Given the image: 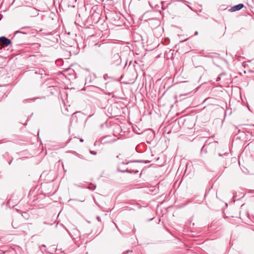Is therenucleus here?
Returning <instances> with one entry per match:
<instances>
[{
    "mask_svg": "<svg viewBox=\"0 0 254 254\" xmlns=\"http://www.w3.org/2000/svg\"><path fill=\"white\" fill-rule=\"evenodd\" d=\"M121 168V165H119L117 169L119 172L131 174H137L139 172L138 169L139 168L138 165L136 164H132V163L129 164L128 166L126 169L122 170Z\"/></svg>",
    "mask_w": 254,
    "mask_h": 254,
    "instance_id": "nucleus-1",
    "label": "nucleus"
},
{
    "mask_svg": "<svg viewBox=\"0 0 254 254\" xmlns=\"http://www.w3.org/2000/svg\"><path fill=\"white\" fill-rule=\"evenodd\" d=\"M111 63L113 64L118 65L121 63V59L119 54H114L111 58Z\"/></svg>",
    "mask_w": 254,
    "mask_h": 254,
    "instance_id": "nucleus-2",
    "label": "nucleus"
},
{
    "mask_svg": "<svg viewBox=\"0 0 254 254\" xmlns=\"http://www.w3.org/2000/svg\"><path fill=\"white\" fill-rule=\"evenodd\" d=\"M0 42L2 45L7 46L10 44L11 41L9 39L2 36L0 38Z\"/></svg>",
    "mask_w": 254,
    "mask_h": 254,
    "instance_id": "nucleus-3",
    "label": "nucleus"
},
{
    "mask_svg": "<svg viewBox=\"0 0 254 254\" xmlns=\"http://www.w3.org/2000/svg\"><path fill=\"white\" fill-rule=\"evenodd\" d=\"M244 7V5L242 3H240L238 5L232 6L230 9L229 11L231 12H234L235 11L239 10L241 9L243 7Z\"/></svg>",
    "mask_w": 254,
    "mask_h": 254,
    "instance_id": "nucleus-4",
    "label": "nucleus"
},
{
    "mask_svg": "<svg viewBox=\"0 0 254 254\" xmlns=\"http://www.w3.org/2000/svg\"><path fill=\"white\" fill-rule=\"evenodd\" d=\"M76 113H74L72 116H71V122H77V118L76 117Z\"/></svg>",
    "mask_w": 254,
    "mask_h": 254,
    "instance_id": "nucleus-5",
    "label": "nucleus"
},
{
    "mask_svg": "<svg viewBox=\"0 0 254 254\" xmlns=\"http://www.w3.org/2000/svg\"><path fill=\"white\" fill-rule=\"evenodd\" d=\"M142 162L141 161H134V162ZM131 163H133V162H123L122 163V164H126V165H128Z\"/></svg>",
    "mask_w": 254,
    "mask_h": 254,
    "instance_id": "nucleus-6",
    "label": "nucleus"
},
{
    "mask_svg": "<svg viewBox=\"0 0 254 254\" xmlns=\"http://www.w3.org/2000/svg\"><path fill=\"white\" fill-rule=\"evenodd\" d=\"M225 75V74L224 73L220 74L219 75V76L217 78V81L220 80L221 79V76H222V75Z\"/></svg>",
    "mask_w": 254,
    "mask_h": 254,
    "instance_id": "nucleus-7",
    "label": "nucleus"
},
{
    "mask_svg": "<svg viewBox=\"0 0 254 254\" xmlns=\"http://www.w3.org/2000/svg\"><path fill=\"white\" fill-rule=\"evenodd\" d=\"M18 33H23V34H26V32H24V31H17L15 32V34Z\"/></svg>",
    "mask_w": 254,
    "mask_h": 254,
    "instance_id": "nucleus-8",
    "label": "nucleus"
},
{
    "mask_svg": "<svg viewBox=\"0 0 254 254\" xmlns=\"http://www.w3.org/2000/svg\"><path fill=\"white\" fill-rule=\"evenodd\" d=\"M90 152L91 154H92L93 155H96L97 154L96 152H95L94 151H92V150H90Z\"/></svg>",
    "mask_w": 254,
    "mask_h": 254,
    "instance_id": "nucleus-9",
    "label": "nucleus"
},
{
    "mask_svg": "<svg viewBox=\"0 0 254 254\" xmlns=\"http://www.w3.org/2000/svg\"><path fill=\"white\" fill-rule=\"evenodd\" d=\"M95 188H96V187H95V186H92V187L89 188V189H90V190H94L95 189Z\"/></svg>",
    "mask_w": 254,
    "mask_h": 254,
    "instance_id": "nucleus-10",
    "label": "nucleus"
},
{
    "mask_svg": "<svg viewBox=\"0 0 254 254\" xmlns=\"http://www.w3.org/2000/svg\"><path fill=\"white\" fill-rule=\"evenodd\" d=\"M188 94H189V93H186V94H184V95H188ZM184 96V95H183V94H181V95H180V97H181V96Z\"/></svg>",
    "mask_w": 254,
    "mask_h": 254,
    "instance_id": "nucleus-11",
    "label": "nucleus"
},
{
    "mask_svg": "<svg viewBox=\"0 0 254 254\" xmlns=\"http://www.w3.org/2000/svg\"><path fill=\"white\" fill-rule=\"evenodd\" d=\"M198 32H197V31H195V33H194V34H195V35H198Z\"/></svg>",
    "mask_w": 254,
    "mask_h": 254,
    "instance_id": "nucleus-12",
    "label": "nucleus"
},
{
    "mask_svg": "<svg viewBox=\"0 0 254 254\" xmlns=\"http://www.w3.org/2000/svg\"><path fill=\"white\" fill-rule=\"evenodd\" d=\"M2 15L1 14H0V20L2 19Z\"/></svg>",
    "mask_w": 254,
    "mask_h": 254,
    "instance_id": "nucleus-13",
    "label": "nucleus"
},
{
    "mask_svg": "<svg viewBox=\"0 0 254 254\" xmlns=\"http://www.w3.org/2000/svg\"><path fill=\"white\" fill-rule=\"evenodd\" d=\"M97 219H98V221H100V218L99 216L97 217Z\"/></svg>",
    "mask_w": 254,
    "mask_h": 254,
    "instance_id": "nucleus-14",
    "label": "nucleus"
},
{
    "mask_svg": "<svg viewBox=\"0 0 254 254\" xmlns=\"http://www.w3.org/2000/svg\"><path fill=\"white\" fill-rule=\"evenodd\" d=\"M129 252H130V251H127L126 252V253H125L124 254H126L127 253ZM130 252H131L132 251H130Z\"/></svg>",
    "mask_w": 254,
    "mask_h": 254,
    "instance_id": "nucleus-15",
    "label": "nucleus"
},
{
    "mask_svg": "<svg viewBox=\"0 0 254 254\" xmlns=\"http://www.w3.org/2000/svg\"><path fill=\"white\" fill-rule=\"evenodd\" d=\"M83 140L82 138H80V142H83Z\"/></svg>",
    "mask_w": 254,
    "mask_h": 254,
    "instance_id": "nucleus-16",
    "label": "nucleus"
},
{
    "mask_svg": "<svg viewBox=\"0 0 254 254\" xmlns=\"http://www.w3.org/2000/svg\"><path fill=\"white\" fill-rule=\"evenodd\" d=\"M117 158L120 159V156H119V155H117Z\"/></svg>",
    "mask_w": 254,
    "mask_h": 254,
    "instance_id": "nucleus-17",
    "label": "nucleus"
},
{
    "mask_svg": "<svg viewBox=\"0 0 254 254\" xmlns=\"http://www.w3.org/2000/svg\"><path fill=\"white\" fill-rule=\"evenodd\" d=\"M187 39H186V40H184V41H182L181 42H184V41H186Z\"/></svg>",
    "mask_w": 254,
    "mask_h": 254,
    "instance_id": "nucleus-18",
    "label": "nucleus"
},
{
    "mask_svg": "<svg viewBox=\"0 0 254 254\" xmlns=\"http://www.w3.org/2000/svg\"><path fill=\"white\" fill-rule=\"evenodd\" d=\"M27 99H25L24 101V102H25L26 101H27Z\"/></svg>",
    "mask_w": 254,
    "mask_h": 254,
    "instance_id": "nucleus-19",
    "label": "nucleus"
}]
</instances>
